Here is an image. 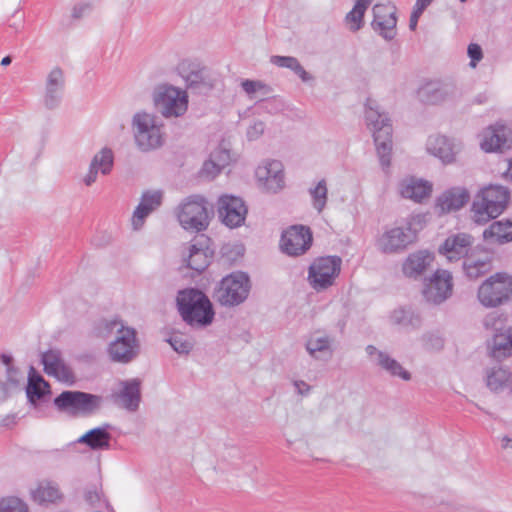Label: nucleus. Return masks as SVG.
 Listing matches in <instances>:
<instances>
[{"instance_id":"1","label":"nucleus","mask_w":512,"mask_h":512,"mask_svg":"<svg viewBox=\"0 0 512 512\" xmlns=\"http://www.w3.org/2000/svg\"><path fill=\"white\" fill-rule=\"evenodd\" d=\"M365 120L372 132L380 164L388 169L391 164L392 125L388 116L380 111L378 103L367 99L365 104Z\"/></svg>"},{"instance_id":"2","label":"nucleus","mask_w":512,"mask_h":512,"mask_svg":"<svg viewBox=\"0 0 512 512\" xmlns=\"http://www.w3.org/2000/svg\"><path fill=\"white\" fill-rule=\"evenodd\" d=\"M177 306L183 320L192 327H206L213 322L214 310L209 298L200 290L179 291Z\"/></svg>"},{"instance_id":"3","label":"nucleus","mask_w":512,"mask_h":512,"mask_svg":"<svg viewBox=\"0 0 512 512\" xmlns=\"http://www.w3.org/2000/svg\"><path fill=\"white\" fill-rule=\"evenodd\" d=\"M510 199L509 190L500 185H489L482 189L472 203V219L484 224L498 217L507 207Z\"/></svg>"},{"instance_id":"4","label":"nucleus","mask_w":512,"mask_h":512,"mask_svg":"<svg viewBox=\"0 0 512 512\" xmlns=\"http://www.w3.org/2000/svg\"><path fill=\"white\" fill-rule=\"evenodd\" d=\"M162 124L153 113L136 112L131 120V130L136 147L142 152H149L164 143Z\"/></svg>"},{"instance_id":"5","label":"nucleus","mask_w":512,"mask_h":512,"mask_svg":"<svg viewBox=\"0 0 512 512\" xmlns=\"http://www.w3.org/2000/svg\"><path fill=\"white\" fill-rule=\"evenodd\" d=\"M250 289L251 283L248 275L238 271L222 278L214 296L222 306L234 307L248 298Z\"/></svg>"},{"instance_id":"6","label":"nucleus","mask_w":512,"mask_h":512,"mask_svg":"<svg viewBox=\"0 0 512 512\" xmlns=\"http://www.w3.org/2000/svg\"><path fill=\"white\" fill-rule=\"evenodd\" d=\"M176 215L181 227L186 231L200 232L209 225L207 202L199 195L186 197L178 205Z\"/></svg>"},{"instance_id":"7","label":"nucleus","mask_w":512,"mask_h":512,"mask_svg":"<svg viewBox=\"0 0 512 512\" xmlns=\"http://www.w3.org/2000/svg\"><path fill=\"white\" fill-rule=\"evenodd\" d=\"M153 99L157 110L166 119L182 117L188 110L187 92L172 85L159 86Z\"/></svg>"},{"instance_id":"8","label":"nucleus","mask_w":512,"mask_h":512,"mask_svg":"<svg viewBox=\"0 0 512 512\" xmlns=\"http://www.w3.org/2000/svg\"><path fill=\"white\" fill-rule=\"evenodd\" d=\"M512 296V277L506 273H496L479 287V302L488 308L497 307L509 301Z\"/></svg>"},{"instance_id":"9","label":"nucleus","mask_w":512,"mask_h":512,"mask_svg":"<svg viewBox=\"0 0 512 512\" xmlns=\"http://www.w3.org/2000/svg\"><path fill=\"white\" fill-rule=\"evenodd\" d=\"M461 96V91L453 81L429 80L417 90V98L428 105H440L453 102Z\"/></svg>"},{"instance_id":"10","label":"nucleus","mask_w":512,"mask_h":512,"mask_svg":"<svg viewBox=\"0 0 512 512\" xmlns=\"http://www.w3.org/2000/svg\"><path fill=\"white\" fill-rule=\"evenodd\" d=\"M341 258L337 256L320 257L310 265L308 282L316 291L332 286L341 270Z\"/></svg>"},{"instance_id":"11","label":"nucleus","mask_w":512,"mask_h":512,"mask_svg":"<svg viewBox=\"0 0 512 512\" xmlns=\"http://www.w3.org/2000/svg\"><path fill=\"white\" fill-rule=\"evenodd\" d=\"M139 352V343L136 330L132 327L121 325L116 338L108 346L110 359L118 363L131 362Z\"/></svg>"},{"instance_id":"12","label":"nucleus","mask_w":512,"mask_h":512,"mask_svg":"<svg viewBox=\"0 0 512 512\" xmlns=\"http://www.w3.org/2000/svg\"><path fill=\"white\" fill-rule=\"evenodd\" d=\"M255 178L262 191L276 194L285 187L284 166L279 160L265 159L256 167Z\"/></svg>"},{"instance_id":"13","label":"nucleus","mask_w":512,"mask_h":512,"mask_svg":"<svg viewBox=\"0 0 512 512\" xmlns=\"http://www.w3.org/2000/svg\"><path fill=\"white\" fill-rule=\"evenodd\" d=\"M414 222L415 218H411L403 225L385 231L378 241L379 248L385 253L406 249L417 237V231L413 228Z\"/></svg>"},{"instance_id":"14","label":"nucleus","mask_w":512,"mask_h":512,"mask_svg":"<svg viewBox=\"0 0 512 512\" xmlns=\"http://www.w3.org/2000/svg\"><path fill=\"white\" fill-rule=\"evenodd\" d=\"M453 277L448 270L438 269L426 281L423 296L427 302L441 304L451 297Z\"/></svg>"},{"instance_id":"15","label":"nucleus","mask_w":512,"mask_h":512,"mask_svg":"<svg viewBox=\"0 0 512 512\" xmlns=\"http://www.w3.org/2000/svg\"><path fill=\"white\" fill-rule=\"evenodd\" d=\"M312 239V232L309 227L293 225L282 233L280 247L289 256H299L309 250Z\"/></svg>"},{"instance_id":"16","label":"nucleus","mask_w":512,"mask_h":512,"mask_svg":"<svg viewBox=\"0 0 512 512\" xmlns=\"http://www.w3.org/2000/svg\"><path fill=\"white\" fill-rule=\"evenodd\" d=\"M0 363L3 366L5 375V379H0V402H4L12 393L22 389L25 374L15 365L14 359L10 354H0Z\"/></svg>"},{"instance_id":"17","label":"nucleus","mask_w":512,"mask_h":512,"mask_svg":"<svg viewBox=\"0 0 512 512\" xmlns=\"http://www.w3.org/2000/svg\"><path fill=\"white\" fill-rule=\"evenodd\" d=\"M111 397L117 406L129 412L137 411L141 402V381L137 378L119 381Z\"/></svg>"},{"instance_id":"18","label":"nucleus","mask_w":512,"mask_h":512,"mask_svg":"<svg viewBox=\"0 0 512 512\" xmlns=\"http://www.w3.org/2000/svg\"><path fill=\"white\" fill-rule=\"evenodd\" d=\"M218 213L226 226L235 228L244 223L247 208L241 198L232 195H222L218 200Z\"/></svg>"},{"instance_id":"19","label":"nucleus","mask_w":512,"mask_h":512,"mask_svg":"<svg viewBox=\"0 0 512 512\" xmlns=\"http://www.w3.org/2000/svg\"><path fill=\"white\" fill-rule=\"evenodd\" d=\"M479 137L483 151H502L509 148L512 143V130L506 125L495 124L485 128Z\"/></svg>"},{"instance_id":"20","label":"nucleus","mask_w":512,"mask_h":512,"mask_svg":"<svg viewBox=\"0 0 512 512\" xmlns=\"http://www.w3.org/2000/svg\"><path fill=\"white\" fill-rule=\"evenodd\" d=\"M372 11L373 30L385 40H392L396 35V7L391 4H376Z\"/></svg>"},{"instance_id":"21","label":"nucleus","mask_w":512,"mask_h":512,"mask_svg":"<svg viewBox=\"0 0 512 512\" xmlns=\"http://www.w3.org/2000/svg\"><path fill=\"white\" fill-rule=\"evenodd\" d=\"M460 150L459 142L444 135H431L426 142V151L445 165L454 163Z\"/></svg>"},{"instance_id":"22","label":"nucleus","mask_w":512,"mask_h":512,"mask_svg":"<svg viewBox=\"0 0 512 512\" xmlns=\"http://www.w3.org/2000/svg\"><path fill=\"white\" fill-rule=\"evenodd\" d=\"M163 197L164 192L160 189L146 190L142 193L131 218L134 230H140L143 227L146 218L162 205Z\"/></svg>"},{"instance_id":"23","label":"nucleus","mask_w":512,"mask_h":512,"mask_svg":"<svg viewBox=\"0 0 512 512\" xmlns=\"http://www.w3.org/2000/svg\"><path fill=\"white\" fill-rule=\"evenodd\" d=\"M335 339L324 331L310 333L305 341V349L309 356L316 361H329L334 354Z\"/></svg>"},{"instance_id":"24","label":"nucleus","mask_w":512,"mask_h":512,"mask_svg":"<svg viewBox=\"0 0 512 512\" xmlns=\"http://www.w3.org/2000/svg\"><path fill=\"white\" fill-rule=\"evenodd\" d=\"M483 381L492 393L500 394L507 391L512 395V370L506 365L495 364L486 367Z\"/></svg>"},{"instance_id":"25","label":"nucleus","mask_w":512,"mask_h":512,"mask_svg":"<svg viewBox=\"0 0 512 512\" xmlns=\"http://www.w3.org/2000/svg\"><path fill=\"white\" fill-rule=\"evenodd\" d=\"M65 88V77L63 70L59 67L52 68L45 79L43 104L49 109H56L63 98Z\"/></svg>"},{"instance_id":"26","label":"nucleus","mask_w":512,"mask_h":512,"mask_svg":"<svg viewBox=\"0 0 512 512\" xmlns=\"http://www.w3.org/2000/svg\"><path fill=\"white\" fill-rule=\"evenodd\" d=\"M470 199L465 187H452L441 193L435 202V211L439 215L455 212L463 208Z\"/></svg>"},{"instance_id":"27","label":"nucleus","mask_w":512,"mask_h":512,"mask_svg":"<svg viewBox=\"0 0 512 512\" xmlns=\"http://www.w3.org/2000/svg\"><path fill=\"white\" fill-rule=\"evenodd\" d=\"M365 352L369 360L392 377H399L404 381L411 379V374L403 366L385 351L379 350L373 345H368Z\"/></svg>"},{"instance_id":"28","label":"nucleus","mask_w":512,"mask_h":512,"mask_svg":"<svg viewBox=\"0 0 512 512\" xmlns=\"http://www.w3.org/2000/svg\"><path fill=\"white\" fill-rule=\"evenodd\" d=\"M29 495L38 505H56L64 500V493L59 483L51 479L40 480L34 488L30 489Z\"/></svg>"},{"instance_id":"29","label":"nucleus","mask_w":512,"mask_h":512,"mask_svg":"<svg viewBox=\"0 0 512 512\" xmlns=\"http://www.w3.org/2000/svg\"><path fill=\"white\" fill-rule=\"evenodd\" d=\"M473 238L466 233H458L449 236L440 247L439 251L449 261H457L468 255Z\"/></svg>"},{"instance_id":"30","label":"nucleus","mask_w":512,"mask_h":512,"mask_svg":"<svg viewBox=\"0 0 512 512\" xmlns=\"http://www.w3.org/2000/svg\"><path fill=\"white\" fill-rule=\"evenodd\" d=\"M432 188V183L427 180L416 177H406L399 183L398 189L403 198L421 203L424 199L430 197Z\"/></svg>"},{"instance_id":"31","label":"nucleus","mask_w":512,"mask_h":512,"mask_svg":"<svg viewBox=\"0 0 512 512\" xmlns=\"http://www.w3.org/2000/svg\"><path fill=\"white\" fill-rule=\"evenodd\" d=\"M41 361L46 374L61 381H68L73 377L71 369L65 364L59 350L50 349L46 351L42 354Z\"/></svg>"},{"instance_id":"32","label":"nucleus","mask_w":512,"mask_h":512,"mask_svg":"<svg viewBox=\"0 0 512 512\" xmlns=\"http://www.w3.org/2000/svg\"><path fill=\"white\" fill-rule=\"evenodd\" d=\"M182 258L188 268L197 272L204 271L210 263L207 250L198 243H190L185 246Z\"/></svg>"},{"instance_id":"33","label":"nucleus","mask_w":512,"mask_h":512,"mask_svg":"<svg viewBox=\"0 0 512 512\" xmlns=\"http://www.w3.org/2000/svg\"><path fill=\"white\" fill-rule=\"evenodd\" d=\"M109 424L96 427L77 439V443L85 444L92 450H106L110 447L111 434L108 429Z\"/></svg>"},{"instance_id":"34","label":"nucleus","mask_w":512,"mask_h":512,"mask_svg":"<svg viewBox=\"0 0 512 512\" xmlns=\"http://www.w3.org/2000/svg\"><path fill=\"white\" fill-rule=\"evenodd\" d=\"M230 161V150L220 145L210 154L209 159L204 162L202 173L207 177L214 178L230 163Z\"/></svg>"},{"instance_id":"35","label":"nucleus","mask_w":512,"mask_h":512,"mask_svg":"<svg viewBox=\"0 0 512 512\" xmlns=\"http://www.w3.org/2000/svg\"><path fill=\"white\" fill-rule=\"evenodd\" d=\"M489 348L494 358L501 359L512 355V328L493 334Z\"/></svg>"},{"instance_id":"36","label":"nucleus","mask_w":512,"mask_h":512,"mask_svg":"<svg viewBox=\"0 0 512 512\" xmlns=\"http://www.w3.org/2000/svg\"><path fill=\"white\" fill-rule=\"evenodd\" d=\"M432 260L433 255L428 251L415 252L404 262L403 272L408 277H417L425 271Z\"/></svg>"},{"instance_id":"37","label":"nucleus","mask_w":512,"mask_h":512,"mask_svg":"<svg viewBox=\"0 0 512 512\" xmlns=\"http://www.w3.org/2000/svg\"><path fill=\"white\" fill-rule=\"evenodd\" d=\"M485 240H492L497 243H506L512 241V221L499 220L493 222L483 232Z\"/></svg>"},{"instance_id":"38","label":"nucleus","mask_w":512,"mask_h":512,"mask_svg":"<svg viewBox=\"0 0 512 512\" xmlns=\"http://www.w3.org/2000/svg\"><path fill=\"white\" fill-rule=\"evenodd\" d=\"M390 321L395 325L417 329L421 325V317L418 312L411 308L399 307L390 314Z\"/></svg>"},{"instance_id":"39","label":"nucleus","mask_w":512,"mask_h":512,"mask_svg":"<svg viewBox=\"0 0 512 512\" xmlns=\"http://www.w3.org/2000/svg\"><path fill=\"white\" fill-rule=\"evenodd\" d=\"M270 62L278 67L293 71L304 83L314 81V77L303 68L295 57L275 55L271 57Z\"/></svg>"},{"instance_id":"40","label":"nucleus","mask_w":512,"mask_h":512,"mask_svg":"<svg viewBox=\"0 0 512 512\" xmlns=\"http://www.w3.org/2000/svg\"><path fill=\"white\" fill-rule=\"evenodd\" d=\"M48 383L42 376L37 374L33 367H30L28 382L26 386V395L31 403H35L48 392Z\"/></svg>"},{"instance_id":"41","label":"nucleus","mask_w":512,"mask_h":512,"mask_svg":"<svg viewBox=\"0 0 512 512\" xmlns=\"http://www.w3.org/2000/svg\"><path fill=\"white\" fill-rule=\"evenodd\" d=\"M78 397L79 391L67 390L60 393L53 403L58 411L78 416Z\"/></svg>"},{"instance_id":"42","label":"nucleus","mask_w":512,"mask_h":512,"mask_svg":"<svg viewBox=\"0 0 512 512\" xmlns=\"http://www.w3.org/2000/svg\"><path fill=\"white\" fill-rule=\"evenodd\" d=\"M102 405V396L79 391L78 416H90L96 414L101 409Z\"/></svg>"},{"instance_id":"43","label":"nucleus","mask_w":512,"mask_h":512,"mask_svg":"<svg viewBox=\"0 0 512 512\" xmlns=\"http://www.w3.org/2000/svg\"><path fill=\"white\" fill-rule=\"evenodd\" d=\"M372 2L373 0H355L352 10L345 17V22L351 31L356 32L361 29L365 12Z\"/></svg>"},{"instance_id":"44","label":"nucleus","mask_w":512,"mask_h":512,"mask_svg":"<svg viewBox=\"0 0 512 512\" xmlns=\"http://www.w3.org/2000/svg\"><path fill=\"white\" fill-rule=\"evenodd\" d=\"M311 198V205L318 214L322 213L328 201V188L325 179L319 180L308 189Z\"/></svg>"},{"instance_id":"45","label":"nucleus","mask_w":512,"mask_h":512,"mask_svg":"<svg viewBox=\"0 0 512 512\" xmlns=\"http://www.w3.org/2000/svg\"><path fill=\"white\" fill-rule=\"evenodd\" d=\"M114 165V153L112 149L103 147L97 152L91 162L90 166L100 172L103 175H108L113 169Z\"/></svg>"},{"instance_id":"46","label":"nucleus","mask_w":512,"mask_h":512,"mask_svg":"<svg viewBox=\"0 0 512 512\" xmlns=\"http://www.w3.org/2000/svg\"><path fill=\"white\" fill-rule=\"evenodd\" d=\"M241 87L251 100L265 97L271 93V88L260 80L245 79L241 82Z\"/></svg>"},{"instance_id":"47","label":"nucleus","mask_w":512,"mask_h":512,"mask_svg":"<svg viewBox=\"0 0 512 512\" xmlns=\"http://www.w3.org/2000/svg\"><path fill=\"white\" fill-rule=\"evenodd\" d=\"M491 269L490 259L486 256L484 259L473 260L468 258L464 262V270L466 275L470 279H476L485 273L489 272Z\"/></svg>"},{"instance_id":"48","label":"nucleus","mask_w":512,"mask_h":512,"mask_svg":"<svg viewBox=\"0 0 512 512\" xmlns=\"http://www.w3.org/2000/svg\"><path fill=\"white\" fill-rule=\"evenodd\" d=\"M121 325H124V323L118 318L101 319L94 326V334L99 338L106 339L109 338L114 332L118 334V330Z\"/></svg>"},{"instance_id":"49","label":"nucleus","mask_w":512,"mask_h":512,"mask_svg":"<svg viewBox=\"0 0 512 512\" xmlns=\"http://www.w3.org/2000/svg\"><path fill=\"white\" fill-rule=\"evenodd\" d=\"M0 512H30V508L20 497L4 496L0 498Z\"/></svg>"},{"instance_id":"50","label":"nucleus","mask_w":512,"mask_h":512,"mask_svg":"<svg viewBox=\"0 0 512 512\" xmlns=\"http://www.w3.org/2000/svg\"><path fill=\"white\" fill-rule=\"evenodd\" d=\"M173 350L179 354H188L193 348L192 339L182 333L174 332L167 339Z\"/></svg>"},{"instance_id":"51","label":"nucleus","mask_w":512,"mask_h":512,"mask_svg":"<svg viewBox=\"0 0 512 512\" xmlns=\"http://www.w3.org/2000/svg\"><path fill=\"white\" fill-rule=\"evenodd\" d=\"M483 326L492 334L498 333L507 328L506 318L497 312H491L483 319Z\"/></svg>"},{"instance_id":"52","label":"nucleus","mask_w":512,"mask_h":512,"mask_svg":"<svg viewBox=\"0 0 512 512\" xmlns=\"http://www.w3.org/2000/svg\"><path fill=\"white\" fill-rule=\"evenodd\" d=\"M84 497L85 501L93 507H100L102 504H107L106 500L102 496L101 491L98 490L97 487H94L93 489H88L85 492Z\"/></svg>"},{"instance_id":"53","label":"nucleus","mask_w":512,"mask_h":512,"mask_svg":"<svg viewBox=\"0 0 512 512\" xmlns=\"http://www.w3.org/2000/svg\"><path fill=\"white\" fill-rule=\"evenodd\" d=\"M93 10V5L90 2H79L75 4L71 10V16L75 20H79L88 16Z\"/></svg>"},{"instance_id":"54","label":"nucleus","mask_w":512,"mask_h":512,"mask_svg":"<svg viewBox=\"0 0 512 512\" xmlns=\"http://www.w3.org/2000/svg\"><path fill=\"white\" fill-rule=\"evenodd\" d=\"M468 56L470 57L469 65L475 68L479 61L483 58L482 48L476 43H471L467 49Z\"/></svg>"},{"instance_id":"55","label":"nucleus","mask_w":512,"mask_h":512,"mask_svg":"<svg viewBox=\"0 0 512 512\" xmlns=\"http://www.w3.org/2000/svg\"><path fill=\"white\" fill-rule=\"evenodd\" d=\"M265 130V124L262 121H255L247 129V138L250 141L259 139Z\"/></svg>"},{"instance_id":"56","label":"nucleus","mask_w":512,"mask_h":512,"mask_svg":"<svg viewBox=\"0 0 512 512\" xmlns=\"http://www.w3.org/2000/svg\"><path fill=\"white\" fill-rule=\"evenodd\" d=\"M423 342L424 346L427 349H440L443 347V340L441 337L433 335V334H426L423 336Z\"/></svg>"},{"instance_id":"57","label":"nucleus","mask_w":512,"mask_h":512,"mask_svg":"<svg viewBox=\"0 0 512 512\" xmlns=\"http://www.w3.org/2000/svg\"><path fill=\"white\" fill-rule=\"evenodd\" d=\"M426 8L415 3L413 11L410 16L409 27L411 30H415L418 25V20Z\"/></svg>"},{"instance_id":"58","label":"nucleus","mask_w":512,"mask_h":512,"mask_svg":"<svg viewBox=\"0 0 512 512\" xmlns=\"http://www.w3.org/2000/svg\"><path fill=\"white\" fill-rule=\"evenodd\" d=\"M293 386L298 395L308 396L312 390L311 385L303 380H293Z\"/></svg>"},{"instance_id":"59","label":"nucleus","mask_w":512,"mask_h":512,"mask_svg":"<svg viewBox=\"0 0 512 512\" xmlns=\"http://www.w3.org/2000/svg\"><path fill=\"white\" fill-rule=\"evenodd\" d=\"M98 171L95 170L94 168H92L90 165H89V169H88V172L85 174V176L83 177V183L87 186V187H90L92 184H94L96 181H97V178H98Z\"/></svg>"},{"instance_id":"60","label":"nucleus","mask_w":512,"mask_h":512,"mask_svg":"<svg viewBox=\"0 0 512 512\" xmlns=\"http://www.w3.org/2000/svg\"><path fill=\"white\" fill-rule=\"evenodd\" d=\"M501 443H502V447L504 449H508V448L512 449V438H510L508 436H504L501 440Z\"/></svg>"},{"instance_id":"61","label":"nucleus","mask_w":512,"mask_h":512,"mask_svg":"<svg viewBox=\"0 0 512 512\" xmlns=\"http://www.w3.org/2000/svg\"><path fill=\"white\" fill-rule=\"evenodd\" d=\"M505 178L512 181V158L508 161V166L506 171L504 172Z\"/></svg>"},{"instance_id":"62","label":"nucleus","mask_w":512,"mask_h":512,"mask_svg":"<svg viewBox=\"0 0 512 512\" xmlns=\"http://www.w3.org/2000/svg\"><path fill=\"white\" fill-rule=\"evenodd\" d=\"M431 2H432V0H417L416 4L427 8Z\"/></svg>"},{"instance_id":"63","label":"nucleus","mask_w":512,"mask_h":512,"mask_svg":"<svg viewBox=\"0 0 512 512\" xmlns=\"http://www.w3.org/2000/svg\"><path fill=\"white\" fill-rule=\"evenodd\" d=\"M11 61H12L11 57L10 56H6V57H4L2 59L1 65L7 66V65H9L11 63Z\"/></svg>"},{"instance_id":"64","label":"nucleus","mask_w":512,"mask_h":512,"mask_svg":"<svg viewBox=\"0 0 512 512\" xmlns=\"http://www.w3.org/2000/svg\"><path fill=\"white\" fill-rule=\"evenodd\" d=\"M467 0H460V2H466Z\"/></svg>"}]
</instances>
